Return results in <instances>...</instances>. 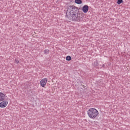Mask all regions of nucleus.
Masks as SVG:
<instances>
[{"instance_id": "6e6552de", "label": "nucleus", "mask_w": 130, "mask_h": 130, "mask_svg": "<svg viewBox=\"0 0 130 130\" xmlns=\"http://www.w3.org/2000/svg\"><path fill=\"white\" fill-rule=\"evenodd\" d=\"M75 4H77V5H81L82 4L83 2L82 0H75Z\"/></svg>"}, {"instance_id": "9b49d317", "label": "nucleus", "mask_w": 130, "mask_h": 130, "mask_svg": "<svg viewBox=\"0 0 130 130\" xmlns=\"http://www.w3.org/2000/svg\"><path fill=\"white\" fill-rule=\"evenodd\" d=\"M37 34H35L32 35L33 37L35 38H37V35H36Z\"/></svg>"}, {"instance_id": "7ed1b4c3", "label": "nucleus", "mask_w": 130, "mask_h": 130, "mask_svg": "<svg viewBox=\"0 0 130 130\" xmlns=\"http://www.w3.org/2000/svg\"><path fill=\"white\" fill-rule=\"evenodd\" d=\"M85 14L83 13L76 14L74 17H73L72 20L73 21H76L77 22H81L82 20V17H84Z\"/></svg>"}, {"instance_id": "39448f33", "label": "nucleus", "mask_w": 130, "mask_h": 130, "mask_svg": "<svg viewBox=\"0 0 130 130\" xmlns=\"http://www.w3.org/2000/svg\"><path fill=\"white\" fill-rule=\"evenodd\" d=\"M1 102L0 103V108H6L8 106V104H9V102L5 100Z\"/></svg>"}, {"instance_id": "f257e3e1", "label": "nucleus", "mask_w": 130, "mask_h": 130, "mask_svg": "<svg viewBox=\"0 0 130 130\" xmlns=\"http://www.w3.org/2000/svg\"><path fill=\"white\" fill-rule=\"evenodd\" d=\"M77 7L74 6H69L67 7V16L68 18H73L75 17V15L77 14Z\"/></svg>"}, {"instance_id": "f03ea898", "label": "nucleus", "mask_w": 130, "mask_h": 130, "mask_svg": "<svg viewBox=\"0 0 130 130\" xmlns=\"http://www.w3.org/2000/svg\"><path fill=\"white\" fill-rule=\"evenodd\" d=\"M87 115L89 118L95 119L99 115V111L95 108H90L87 111Z\"/></svg>"}, {"instance_id": "ddd939ff", "label": "nucleus", "mask_w": 130, "mask_h": 130, "mask_svg": "<svg viewBox=\"0 0 130 130\" xmlns=\"http://www.w3.org/2000/svg\"><path fill=\"white\" fill-rule=\"evenodd\" d=\"M19 61H18V60H17V59L15 60L16 63H19Z\"/></svg>"}, {"instance_id": "1a4fd4ad", "label": "nucleus", "mask_w": 130, "mask_h": 130, "mask_svg": "<svg viewBox=\"0 0 130 130\" xmlns=\"http://www.w3.org/2000/svg\"><path fill=\"white\" fill-rule=\"evenodd\" d=\"M66 60H68L69 61L72 60V57H71V56H67L66 57Z\"/></svg>"}, {"instance_id": "f8f14e48", "label": "nucleus", "mask_w": 130, "mask_h": 130, "mask_svg": "<svg viewBox=\"0 0 130 130\" xmlns=\"http://www.w3.org/2000/svg\"><path fill=\"white\" fill-rule=\"evenodd\" d=\"M44 52L45 53H48V52H49V50H45Z\"/></svg>"}, {"instance_id": "423d86ee", "label": "nucleus", "mask_w": 130, "mask_h": 130, "mask_svg": "<svg viewBox=\"0 0 130 130\" xmlns=\"http://www.w3.org/2000/svg\"><path fill=\"white\" fill-rule=\"evenodd\" d=\"M89 11V6L88 5H84L82 7V12L84 13H87Z\"/></svg>"}, {"instance_id": "20e7f679", "label": "nucleus", "mask_w": 130, "mask_h": 130, "mask_svg": "<svg viewBox=\"0 0 130 130\" xmlns=\"http://www.w3.org/2000/svg\"><path fill=\"white\" fill-rule=\"evenodd\" d=\"M47 81H48L47 78L42 79L40 82V84L41 87H42L43 88H44L45 86H46V84H47Z\"/></svg>"}, {"instance_id": "0eeeda50", "label": "nucleus", "mask_w": 130, "mask_h": 130, "mask_svg": "<svg viewBox=\"0 0 130 130\" xmlns=\"http://www.w3.org/2000/svg\"><path fill=\"white\" fill-rule=\"evenodd\" d=\"M6 98V94L4 93L0 92V102L4 101Z\"/></svg>"}, {"instance_id": "9d476101", "label": "nucleus", "mask_w": 130, "mask_h": 130, "mask_svg": "<svg viewBox=\"0 0 130 130\" xmlns=\"http://www.w3.org/2000/svg\"><path fill=\"white\" fill-rule=\"evenodd\" d=\"M122 3H123V0H118L117 1V4L118 5H120V4H122Z\"/></svg>"}]
</instances>
